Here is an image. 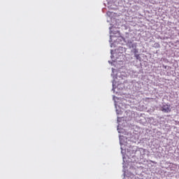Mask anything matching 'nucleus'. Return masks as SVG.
I'll return each mask as SVG.
<instances>
[{"label":"nucleus","mask_w":179,"mask_h":179,"mask_svg":"<svg viewBox=\"0 0 179 179\" xmlns=\"http://www.w3.org/2000/svg\"><path fill=\"white\" fill-rule=\"evenodd\" d=\"M162 111L164 113H171V108H170V105H164L162 106Z\"/></svg>","instance_id":"obj_1"},{"label":"nucleus","mask_w":179,"mask_h":179,"mask_svg":"<svg viewBox=\"0 0 179 179\" xmlns=\"http://www.w3.org/2000/svg\"><path fill=\"white\" fill-rule=\"evenodd\" d=\"M136 45H137L136 43H131L129 45L130 48H133L134 50V52H136V53L138 52V50H136Z\"/></svg>","instance_id":"obj_2"},{"label":"nucleus","mask_w":179,"mask_h":179,"mask_svg":"<svg viewBox=\"0 0 179 179\" xmlns=\"http://www.w3.org/2000/svg\"><path fill=\"white\" fill-rule=\"evenodd\" d=\"M135 57L136 58V59H139V55H135Z\"/></svg>","instance_id":"obj_3"}]
</instances>
